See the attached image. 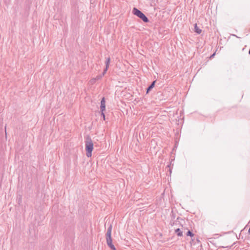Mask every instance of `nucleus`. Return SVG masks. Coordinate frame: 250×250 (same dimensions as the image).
I'll return each instance as SVG.
<instances>
[{
  "instance_id": "1a4fd4ad",
  "label": "nucleus",
  "mask_w": 250,
  "mask_h": 250,
  "mask_svg": "<svg viewBox=\"0 0 250 250\" xmlns=\"http://www.w3.org/2000/svg\"><path fill=\"white\" fill-rule=\"evenodd\" d=\"M186 234L187 236H190V237H192L194 236V234L192 233L190 230H188L186 232Z\"/></svg>"
},
{
  "instance_id": "f3484780",
  "label": "nucleus",
  "mask_w": 250,
  "mask_h": 250,
  "mask_svg": "<svg viewBox=\"0 0 250 250\" xmlns=\"http://www.w3.org/2000/svg\"><path fill=\"white\" fill-rule=\"evenodd\" d=\"M215 53H213L212 55H211V56L210 57V58H212L214 57V56H215Z\"/></svg>"
},
{
  "instance_id": "f03ea898",
  "label": "nucleus",
  "mask_w": 250,
  "mask_h": 250,
  "mask_svg": "<svg viewBox=\"0 0 250 250\" xmlns=\"http://www.w3.org/2000/svg\"><path fill=\"white\" fill-rule=\"evenodd\" d=\"M132 13L141 19L144 22H148L149 21L147 18L139 10L136 8H133L132 9Z\"/></svg>"
},
{
  "instance_id": "20e7f679",
  "label": "nucleus",
  "mask_w": 250,
  "mask_h": 250,
  "mask_svg": "<svg viewBox=\"0 0 250 250\" xmlns=\"http://www.w3.org/2000/svg\"><path fill=\"white\" fill-rule=\"evenodd\" d=\"M175 233H177V235L179 236H183V233H184L183 231V226H182L181 228H178L175 230Z\"/></svg>"
},
{
  "instance_id": "dca6fc26",
  "label": "nucleus",
  "mask_w": 250,
  "mask_h": 250,
  "mask_svg": "<svg viewBox=\"0 0 250 250\" xmlns=\"http://www.w3.org/2000/svg\"><path fill=\"white\" fill-rule=\"evenodd\" d=\"M183 231H184V233L185 234H186V232H187V231H186V228H184V227H183Z\"/></svg>"
},
{
  "instance_id": "f8f14e48",
  "label": "nucleus",
  "mask_w": 250,
  "mask_h": 250,
  "mask_svg": "<svg viewBox=\"0 0 250 250\" xmlns=\"http://www.w3.org/2000/svg\"><path fill=\"white\" fill-rule=\"evenodd\" d=\"M108 67H106V66H105V69H104V72H103V75H102V76H104V75L106 73V71H107V69H108Z\"/></svg>"
},
{
  "instance_id": "9d476101",
  "label": "nucleus",
  "mask_w": 250,
  "mask_h": 250,
  "mask_svg": "<svg viewBox=\"0 0 250 250\" xmlns=\"http://www.w3.org/2000/svg\"><path fill=\"white\" fill-rule=\"evenodd\" d=\"M110 62V58H107L106 62H105V63H106V66H105L106 67H109Z\"/></svg>"
},
{
  "instance_id": "4468645a",
  "label": "nucleus",
  "mask_w": 250,
  "mask_h": 250,
  "mask_svg": "<svg viewBox=\"0 0 250 250\" xmlns=\"http://www.w3.org/2000/svg\"><path fill=\"white\" fill-rule=\"evenodd\" d=\"M102 75H99V76H97L95 79H96V81L98 80H100L102 78Z\"/></svg>"
},
{
  "instance_id": "a211bd4d",
  "label": "nucleus",
  "mask_w": 250,
  "mask_h": 250,
  "mask_svg": "<svg viewBox=\"0 0 250 250\" xmlns=\"http://www.w3.org/2000/svg\"><path fill=\"white\" fill-rule=\"evenodd\" d=\"M21 198H20V199L19 200V202H21Z\"/></svg>"
},
{
  "instance_id": "6e6552de",
  "label": "nucleus",
  "mask_w": 250,
  "mask_h": 250,
  "mask_svg": "<svg viewBox=\"0 0 250 250\" xmlns=\"http://www.w3.org/2000/svg\"><path fill=\"white\" fill-rule=\"evenodd\" d=\"M155 81H154L148 87L147 89V93L154 86V84H155Z\"/></svg>"
},
{
  "instance_id": "0eeeda50",
  "label": "nucleus",
  "mask_w": 250,
  "mask_h": 250,
  "mask_svg": "<svg viewBox=\"0 0 250 250\" xmlns=\"http://www.w3.org/2000/svg\"><path fill=\"white\" fill-rule=\"evenodd\" d=\"M112 226L110 225L107 229L106 236H111Z\"/></svg>"
},
{
  "instance_id": "39448f33",
  "label": "nucleus",
  "mask_w": 250,
  "mask_h": 250,
  "mask_svg": "<svg viewBox=\"0 0 250 250\" xmlns=\"http://www.w3.org/2000/svg\"><path fill=\"white\" fill-rule=\"evenodd\" d=\"M105 102L104 98H103L101 102V110L102 112H103L105 110Z\"/></svg>"
},
{
  "instance_id": "ddd939ff",
  "label": "nucleus",
  "mask_w": 250,
  "mask_h": 250,
  "mask_svg": "<svg viewBox=\"0 0 250 250\" xmlns=\"http://www.w3.org/2000/svg\"><path fill=\"white\" fill-rule=\"evenodd\" d=\"M108 67H106V66H105V69H104V72H103V75H102V76H104V75L106 73V71H107V69H108Z\"/></svg>"
},
{
  "instance_id": "423d86ee",
  "label": "nucleus",
  "mask_w": 250,
  "mask_h": 250,
  "mask_svg": "<svg viewBox=\"0 0 250 250\" xmlns=\"http://www.w3.org/2000/svg\"><path fill=\"white\" fill-rule=\"evenodd\" d=\"M194 31L196 32L197 34H200L202 30L200 29L196 23L194 24Z\"/></svg>"
},
{
  "instance_id": "7ed1b4c3",
  "label": "nucleus",
  "mask_w": 250,
  "mask_h": 250,
  "mask_svg": "<svg viewBox=\"0 0 250 250\" xmlns=\"http://www.w3.org/2000/svg\"><path fill=\"white\" fill-rule=\"evenodd\" d=\"M106 243L109 247L113 250H116V248L112 244L111 236H106Z\"/></svg>"
},
{
  "instance_id": "2eb2a0df",
  "label": "nucleus",
  "mask_w": 250,
  "mask_h": 250,
  "mask_svg": "<svg viewBox=\"0 0 250 250\" xmlns=\"http://www.w3.org/2000/svg\"><path fill=\"white\" fill-rule=\"evenodd\" d=\"M102 115L103 116L104 119L105 120V115L103 112H102Z\"/></svg>"
},
{
  "instance_id": "f257e3e1",
  "label": "nucleus",
  "mask_w": 250,
  "mask_h": 250,
  "mask_svg": "<svg viewBox=\"0 0 250 250\" xmlns=\"http://www.w3.org/2000/svg\"><path fill=\"white\" fill-rule=\"evenodd\" d=\"M93 149V143L89 137H87L85 141V150L86 151V156L90 157L92 155V151Z\"/></svg>"
},
{
  "instance_id": "9b49d317",
  "label": "nucleus",
  "mask_w": 250,
  "mask_h": 250,
  "mask_svg": "<svg viewBox=\"0 0 250 250\" xmlns=\"http://www.w3.org/2000/svg\"><path fill=\"white\" fill-rule=\"evenodd\" d=\"M96 82V79L93 78L90 81V83L93 84Z\"/></svg>"
}]
</instances>
